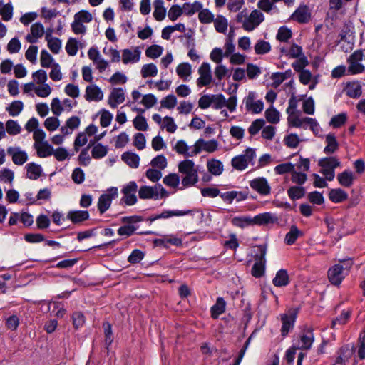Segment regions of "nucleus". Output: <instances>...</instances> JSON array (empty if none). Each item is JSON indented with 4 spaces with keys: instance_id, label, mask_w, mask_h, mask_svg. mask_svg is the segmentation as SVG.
<instances>
[{
    "instance_id": "obj_26",
    "label": "nucleus",
    "mask_w": 365,
    "mask_h": 365,
    "mask_svg": "<svg viewBox=\"0 0 365 365\" xmlns=\"http://www.w3.org/2000/svg\"><path fill=\"white\" fill-rule=\"evenodd\" d=\"M280 52L289 58H297L304 56L303 50L301 46L296 43H292L289 49L285 47H281Z\"/></svg>"
},
{
    "instance_id": "obj_50",
    "label": "nucleus",
    "mask_w": 365,
    "mask_h": 365,
    "mask_svg": "<svg viewBox=\"0 0 365 365\" xmlns=\"http://www.w3.org/2000/svg\"><path fill=\"white\" fill-rule=\"evenodd\" d=\"M108 150V146L98 143L93 146L91 150L92 157L95 159L102 158L107 155Z\"/></svg>"
},
{
    "instance_id": "obj_53",
    "label": "nucleus",
    "mask_w": 365,
    "mask_h": 365,
    "mask_svg": "<svg viewBox=\"0 0 365 365\" xmlns=\"http://www.w3.org/2000/svg\"><path fill=\"white\" fill-rule=\"evenodd\" d=\"M163 183L172 188H176L180 184V177L176 173H170L163 180Z\"/></svg>"
},
{
    "instance_id": "obj_28",
    "label": "nucleus",
    "mask_w": 365,
    "mask_h": 365,
    "mask_svg": "<svg viewBox=\"0 0 365 365\" xmlns=\"http://www.w3.org/2000/svg\"><path fill=\"white\" fill-rule=\"evenodd\" d=\"M80 118L78 116H72L66 121L64 126L61 128V131L64 135H70L80 125Z\"/></svg>"
},
{
    "instance_id": "obj_35",
    "label": "nucleus",
    "mask_w": 365,
    "mask_h": 365,
    "mask_svg": "<svg viewBox=\"0 0 365 365\" xmlns=\"http://www.w3.org/2000/svg\"><path fill=\"white\" fill-rule=\"evenodd\" d=\"M121 159L132 168H137L139 166L140 157L136 153L128 151L125 152L122 154Z\"/></svg>"
},
{
    "instance_id": "obj_31",
    "label": "nucleus",
    "mask_w": 365,
    "mask_h": 365,
    "mask_svg": "<svg viewBox=\"0 0 365 365\" xmlns=\"http://www.w3.org/2000/svg\"><path fill=\"white\" fill-rule=\"evenodd\" d=\"M34 147L40 158H47L53 155V148L47 141L34 144Z\"/></svg>"
},
{
    "instance_id": "obj_15",
    "label": "nucleus",
    "mask_w": 365,
    "mask_h": 365,
    "mask_svg": "<svg viewBox=\"0 0 365 365\" xmlns=\"http://www.w3.org/2000/svg\"><path fill=\"white\" fill-rule=\"evenodd\" d=\"M294 127L295 128H303L306 129L308 126L313 131L314 133L317 134L320 131L321 128L314 118L305 117L302 118H295L293 120Z\"/></svg>"
},
{
    "instance_id": "obj_42",
    "label": "nucleus",
    "mask_w": 365,
    "mask_h": 365,
    "mask_svg": "<svg viewBox=\"0 0 365 365\" xmlns=\"http://www.w3.org/2000/svg\"><path fill=\"white\" fill-rule=\"evenodd\" d=\"M153 16L157 21H162L165 17L166 10L164 7V2L163 0H155L154 3Z\"/></svg>"
},
{
    "instance_id": "obj_13",
    "label": "nucleus",
    "mask_w": 365,
    "mask_h": 365,
    "mask_svg": "<svg viewBox=\"0 0 365 365\" xmlns=\"http://www.w3.org/2000/svg\"><path fill=\"white\" fill-rule=\"evenodd\" d=\"M200 77L197 80V84L199 87L208 86L212 82V73L210 66L208 63L204 62L198 69Z\"/></svg>"
},
{
    "instance_id": "obj_11",
    "label": "nucleus",
    "mask_w": 365,
    "mask_h": 365,
    "mask_svg": "<svg viewBox=\"0 0 365 365\" xmlns=\"http://www.w3.org/2000/svg\"><path fill=\"white\" fill-rule=\"evenodd\" d=\"M142 220V217L138 215L123 217L122 222L128 225L119 227L118 234L120 236H131L138 229V226H135L134 224L141 222Z\"/></svg>"
},
{
    "instance_id": "obj_48",
    "label": "nucleus",
    "mask_w": 365,
    "mask_h": 365,
    "mask_svg": "<svg viewBox=\"0 0 365 365\" xmlns=\"http://www.w3.org/2000/svg\"><path fill=\"white\" fill-rule=\"evenodd\" d=\"M265 117L269 123L277 124L279 122L280 113L276 108L272 106L266 110Z\"/></svg>"
},
{
    "instance_id": "obj_5",
    "label": "nucleus",
    "mask_w": 365,
    "mask_h": 365,
    "mask_svg": "<svg viewBox=\"0 0 365 365\" xmlns=\"http://www.w3.org/2000/svg\"><path fill=\"white\" fill-rule=\"evenodd\" d=\"M313 329L311 327H305L299 333V336L294 339V347L298 350H309L314 341Z\"/></svg>"
},
{
    "instance_id": "obj_61",
    "label": "nucleus",
    "mask_w": 365,
    "mask_h": 365,
    "mask_svg": "<svg viewBox=\"0 0 365 365\" xmlns=\"http://www.w3.org/2000/svg\"><path fill=\"white\" fill-rule=\"evenodd\" d=\"M225 105V98L222 94L212 95V106L214 109H222Z\"/></svg>"
},
{
    "instance_id": "obj_10",
    "label": "nucleus",
    "mask_w": 365,
    "mask_h": 365,
    "mask_svg": "<svg viewBox=\"0 0 365 365\" xmlns=\"http://www.w3.org/2000/svg\"><path fill=\"white\" fill-rule=\"evenodd\" d=\"M245 109L247 112L257 114L260 113L264 108V103L262 100L257 99V95L254 91H250L243 99Z\"/></svg>"
},
{
    "instance_id": "obj_24",
    "label": "nucleus",
    "mask_w": 365,
    "mask_h": 365,
    "mask_svg": "<svg viewBox=\"0 0 365 365\" xmlns=\"http://www.w3.org/2000/svg\"><path fill=\"white\" fill-rule=\"evenodd\" d=\"M277 217L272 212H263L255 215L252 217L253 225H267L269 224H274L277 221Z\"/></svg>"
},
{
    "instance_id": "obj_30",
    "label": "nucleus",
    "mask_w": 365,
    "mask_h": 365,
    "mask_svg": "<svg viewBox=\"0 0 365 365\" xmlns=\"http://www.w3.org/2000/svg\"><path fill=\"white\" fill-rule=\"evenodd\" d=\"M325 143L327 145L324 149V152L327 155L333 154L339 149V143L333 133H329L326 135Z\"/></svg>"
},
{
    "instance_id": "obj_39",
    "label": "nucleus",
    "mask_w": 365,
    "mask_h": 365,
    "mask_svg": "<svg viewBox=\"0 0 365 365\" xmlns=\"http://www.w3.org/2000/svg\"><path fill=\"white\" fill-rule=\"evenodd\" d=\"M27 178L31 180H36L41 175L42 169L41 165L34 163H28L26 165Z\"/></svg>"
},
{
    "instance_id": "obj_1",
    "label": "nucleus",
    "mask_w": 365,
    "mask_h": 365,
    "mask_svg": "<svg viewBox=\"0 0 365 365\" xmlns=\"http://www.w3.org/2000/svg\"><path fill=\"white\" fill-rule=\"evenodd\" d=\"M264 19L263 14L257 9L252 11L248 15L247 9H245L236 16V21L241 24L242 28L248 32L252 31L257 28Z\"/></svg>"
},
{
    "instance_id": "obj_7",
    "label": "nucleus",
    "mask_w": 365,
    "mask_h": 365,
    "mask_svg": "<svg viewBox=\"0 0 365 365\" xmlns=\"http://www.w3.org/2000/svg\"><path fill=\"white\" fill-rule=\"evenodd\" d=\"M319 165L322 168L321 173L326 180L331 181L335 177V168L340 165V161L336 157H327L319 160Z\"/></svg>"
},
{
    "instance_id": "obj_29",
    "label": "nucleus",
    "mask_w": 365,
    "mask_h": 365,
    "mask_svg": "<svg viewBox=\"0 0 365 365\" xmlns=\"http://www.w3.org/2000/svg\"><path fill=\"white\" fill-rule=\"evenodd\" d=\"M138 196L140 199H159V194L155 192L154 186L143 185L138 190Z\"/></svg>"
},
{
    "instance_id": "obj_14",
    "label": "nucleus",
    "mask_w": 365,
    "mask_h": 365,
    "mask_svg": "<svg viewBox=\"0 0 365 365\" xmlns=\"http://www.w3.org/2000/svg\"><path fill=\"white\" fill-rule=\"evenodd\" d=\"M279 317L282 323L281 334L284 337L293 329L297 319V313L282 314Z\"/></svg>"
},
{
    "instance_id": "obj_44",
    "label": "nucleus",
    "mask_w": 365,
    "mask_h": 365,
    "mask_svg": "<svg viewBox=\"0 0 365 365\" xmlns=\"http://www.w3.org/2000/svg\"><path fill=\"white\" fill-rule=\"evenodd\" d=\"M345 92L350 98H359L361 95V86L357 83H349L345 88Z\"/></svg>"
},
{
    "instance_id": "obj_60",
    "label": "nucleus",
    "mask_w": 365,
    "mask_h": 365,
    "mask_svg": "<svg viewBox=\"0 0 365 365\" xmlns=\"http://www.w3.org/2000/svg\"><path fill=\"white\" fill-rule=\"evenodd\" d=\"M265 121L263 119H257L254 120L248 128L249 133L253 136L259 133V131L264 126Z\"/></svg>"
},
{
    "instance_id": "obj_45",
    "label": "nucleus",
    "mask_w": 365,
    "mask_h": 365,
    "mask_svg": "<svg viewBox=\"0 0 365 365\" xmlns=\"http://www.w3.org/2000/svg\"><path fill=\"white\" fill-rule=\"evenodd\" d=\"M213 22L215 29L217 32L222 34L226 33L228 26V21L225 16L222 15H217V17L214 19Z\"/></svg>"
},
{
    "instance_id": "obj_46",
    "label": "nucleus",
    "mask_w": 365,
    "mask_h": 365,
    "mask_svg": "<svg viewBox=\"0 0 365 365\" xmlns=\"http://www.w3.org/2000/svg\"><path fill=\"white\" fill-rule=\"evenodd\" d=\"M140 73L143 78L155 77L158 74L157 66L154 63H148L143 66Z\"/></svg>"
},
{
    "instance_id": "obj_54",
    "label": "nucleus",
    "mask_w": 365,
    "mask_h": 365,
    "mask_svg": "<svg viewBox=\"0 0 365 365\" xmlns=\"http://www.w3.org/2000/svg\"><path fill=\"white\" fill-rule=\"evenodd\" d=\"M24 104L21 101H13L6 110L11 116H17L23 110Z\"/></svg>"
},
{
    "instance_id": "obj_43",
    "label": "nucleus",
    "mask_w": 365,
    "mask_h": 365,
    "mask_svg": "<svg viewBox=\"0 0 365 365\" xmlns=\"http://www.w3.org/2000/svg\"><path fill=\"white\" fill-rule=\"evenodd\" d=\"M176 73L180 78L187 81L192 73L191 65L188 63H181L176 68Z\"/></svg>"
},
{
    "instance_id": "obj_52",
    "label": "nucleus",
    "mask_w": 365,
    "mask_h": 365,
    "mask_svg": "<svg viewBox=\"0 0 365 365\" xmlns=\"http://www.w3.org/2000/svg\"><path fill=\"white\" fill-rule=\"evenodd\" d=\"M271 50L270 43L264 40H259L255 46V51L258 55H263L269 53Z\"/></svg>"
},
{
    "instance_id": "obj_21",
    "label": "nucleus",
    "mask_w": 365,
    "mask_h": 365,
    "mask_svg": "<svg viewBox=\"0 0 365 365\" xmlns=\"http://www.w3.org/2000/svg\"><path fill=\"white\" fill-rule=\"evenodd\" d=\"M292 19L300 24L307 23L311 19V13L308 6L300 5L292 16Z\"/></svg>"
},
{
    "instance_id": "obj_22",
    "label": "nucleus",
    "mask_w": 365,
    "mask_h": 365,
    "mask_svg": "<svg viewBox=\"0 0 365 365\" xmlns=\"http://www.w3.org/2000/svg\"><path fill=\"white\" fill-rule=\"evenodd\" d=\"M85 98L88 101H100L103 98V93L96 84H91L86 88Z\"/></svg>"
},
{
    "instance_id": "obj_59",
    "label": "nucleus",
    "mask_w": 365,
    "mask_h": 365,
    "mask_svg": "<svg viewBox=\"0 0 365 365\" xmlns=\"http://www.w3.org/2000/svg\"><path fill=\"white\" fill-rule=\"evenodd\" d=\"M14 178V172L9 168H3L0 170V182L12 184Z\"/></svg>"
},
{
    "instance_id": "obj_4",
    "label": "nucleus",
    "mask_w": 365,
    "mask_h": 365,
    "mask_svg": "<svg viewBox=\"0 0 365 365\" xmlns=\"http://www.w3.org/2000/svg\"><path fill=\"white\" fill-rule=\"evenodd\" d=\"M256 158V150L252 148L245 149L241 155L235 156L231 160L232 168L238 171L245 170L248 165H253Z\"/></svg>"
},
{
    "instance_id": "obj_58",
    "label": "nucleus",
    "mask_w": 365,
    "mask_h": 365,
    "mask_svg": "<svg viewBox=\"0 0 365 365\" xmlns=\"http://www.w3.org/2000/svg\"><path fill=\"white\" fill-rule=\"evenodd\" d=\"M135 128L140 131H145L148 130V123L144 116L141 115H137L133 120Z\"/></svg>"
},
{
    "instance_id": "obj_62",
    "label": "nucleus",
    "mask_w": 365,
    "mask_h": 365,
    "mask_svg": "<svg viewBox=\"0 0 365 365\" xmlns=\"http://www.w3.org/2000/svg\"><path fill=\"white\" fill-rule=\"evenodd\" d=\"M292 37V31L289 29L282 26L278 29L277 39L281 42H287Z\"/></svg>"
},
{
    "instance_id": "obj_23",
    "label": "nucleus",
    "mask_w": 365,
    "mask_h": 365,
    "mask_svg": "<svg viewBox=\"0 0 365 365\" xmlns=\"http://www.w3.org/2000/svg\"><path fill=\"white\" fill-rule=\"evenodd\" d=\"M125 101V91L122 88H115L108 97V104L112 108L123 103Z\"/></svg>"
},
{
    "instance_id": "obj_40",
    "label": "nucleus",
    "mask_w": 365,
    "mask_h": 365,
    "mask_svg": "<svg viewBox=\"0 0 365 365\" xmlns=\"http://www.w3.org/2000/svg\"><path fill=\"white\" fill-rule=\"evenodd\" d=\"M329 200L334 203H339L348 198V194L343 190L331 189L329 194Z\"/></svg>"
},
{
    "instance_id": "obj_33",
    "label": "nucleus",
    "mask_w": 365,
    "mask_h": 365,
    "mask_svg": "<svg viewBox=\"0 0 365 365\" xmlns=\"http://www.w3.org/2000/svg\"><path fill=\"white\" fill-rule=\"evenodd\" d=\"M88 217L89 214L86 210L70 211L67 215V218L75 224L82 222L88 220Z\"/></svg>"
},
{
    "instance_id": "obj_8",
    "label": "nucleus",
    "mask_w": 365,
    "mask_h": 365,
    "mask_svg": "<svg viewBox=\"0 0 365 365\" xmlns=\"http://www.w3.org/2000/svg\"><path fill=\"white\" fill-rule=\"evenodd\" d=\"M138 185L135 181H130L123 185L121 189L123 197L120 200V205L123 206H132L136 204L138 198L136 192Z\"/></svg>"
},
{
    "instance_id": "obj_38",
    "label": "nucleus",
    "mask_w": 365,
    "mask_h": 365,
    "mask_svg": "<svg viewBox=\"0 0 365 365\" xmlns=\"http://www.w3.org/2000/svg\"><path fill=\"white\" fill-rule=\"evenodd\" d=\"M337 179L340 185L346 187H349L353 184L354 175L351 171L344 170L338 175Z\"/></svg>"
},
{
    "instance_id": "obj_57",
    "label": "nucleus",
    "mask_w": 365,
    "mask_h": 365,
    "mask_svg": "<svg viewBox=\"0 0 365 365\" xmlns=\"http://www.w3.org/2000/svg\"><path fill=\"white\" fill-rule=\"evenodd\" d=\"M198 19L202 24H210L213 22L214 14L207 9H201L198 14Z\"/></svg>"
},
{
    "instance_id": "obj_56",
    "label": "nucleus",
    "mask_w": 365,
    "mask_h": 365,
    "mask_svg": "<svg viewBox=\"0 0 365 365\" xmlns=\"http://www.w3.org/2000/svg\"><path fill=\"white\" fill-rule=\"evenodd\" d=\"M202 5L200 1H195L193 4L185 3L183 11L187 15H192L202 9Z\"/></svg>"
},
{
    "instance_id": "obj_6",
    "label": "nucleus",
    "mask_w": 365,
    "mask_h": 365,
    "mask_svg": "<svg viewBox=\"0 0 365 365\" xmlns=\"http://www.w3.org/2000/svg\"><path fill=\"white\" fill-rule=\"evenodd\" d=\"M267 245L265 244L259 245L257 246L258 254L256 255L255 257L257 262L253 264L251 274L256 278H260L264 274L265 271V256L267 254Z\"/></svg>"
},
{
    "instance_id": "obj_25",
    "label": "nucleus",
    "mask_w": 365,
    "mask_h": 365,
    "mask_svg": "<svg viewBox=\"0 0 365 365\" xmlns=\"http://www.w3.org/2000/svg\"><path fill=\"white\" fill-rule=\"evenodd\" d=\"M173 149L177 153L187 157H193L196 155V154H192L195 150V144L192 146L189 147L183 140H178L174 145Z\"/></svg>"
},
{
    "instance_id": "obj_2",
    "label": "nucleus",
    "mask_w": 365,
    "mask_h": 365,
    "mask_svg": "<svg viewBox=\"0 0 365 365\" xmlns=\"http://www.w3.org/2000/svg\"><path fill=\"white\" fill-rule=\"evenodd\" d=\"M178 171L182 174L183 187L195 185L198 181V169L192 160H184L178 164Z\"/></svg>"
},
{
    "instance_id": "obj_18",
    "label": "nucleus",
    "mask_w": 365,
    "mask_h": 365,
    "mask_svg": "<svg viewBox=\"0 0 365 365\" xmlns=\"http://www.w3.org/2000/svg\"><path fill=\"white\" fill-rule=\"evenodd\" d=\"M354 347L349 345L342 346L337 352V357L335 361L331 365H346L354 354Z\"/></svg>"
},
{
    "instance_id": "obj_12",
    "label": "nucleus",
    "mask_w": 365,
    "mask_h": 365,
    "mask_svg": "<svg viewBox=\"0 0 365 365\" xmlns=\"http://www.w3.org/2000/svg\"><path fill=\"white\" fill-rule=\"evenodd\" d=\"M250 187L262 196L269 195L271 193V186L264 177H257L249 182Z\"/></svg>"
},
{
    "instance_id": "obj_27",
    "label": "nucleus",
    "mask_w": 365,
    "mask_h": 365,
    "mask_svg": "<svg viewBox=\"0 0 365 365\" xmlns=\"http://www.w3.org/2000/svg\"><path fill=\"white\" fill-rule=\"evenodd\" d=\"M226 302L222 297H217L215 304L210 308L212 318L216 319L226 310Z\"/></svg>"
},
{
    "instance_id": "obj_51",
    "label": "nucleus",
    "mask_w": 365,
    "mask_h": 365,
    "mask_svg": "<svg viewBox=\"0 0 365 365\" xmlns=\"http://www.w3.org/2000/svg\"><path fill=\"white\" fill-rule=\"evenodd\" d=\"M297 60L292 63V67L296 72H302V71H304L305 67L307 66L309 63L308 58L305 55L297 58Z\"/></svg>"
},
{
    "instance_id": "obj_9",
    "label": "nucleus",
    "mask_w": 365,
    "mask_h": 365,
    "mask_svg": "<svg viewBox=\"0 0 365 365\" xmlns=\"http://www.w3.org/2000/svg\"><path fill=\"white\" fill-rule=\"evenodd\" d=\"M118 196V190L116 187L108 188L98 198V210L101 214H103L110 207L113 200Z\"/></svg>"
},
{
    "instance_id": "obj_32",
    "label": "nucleus",
    "mask_w": 365,
    "mask_h": 365,
    "mask_svg": "<svg viewBox=\"0 0 365 365\" xmlns=\"http://www.w3.org/2000/svg\"><path fill=\"white\" fill-rule=\"evenodd\" d=\"M297 108V101L294 97H292L289 100V106L287 108V113L288 114L287 120L289 126L294 127V119L300 118L298 115L296 114V110Z\"/></svg>"
},
{
    "instance_id": "obj_47",
    "label": "nucleus",
    "mask_w": 365,
    "mask_h": 365,
    "mask_svg": "<svg viewBox=\"0 0 365 365\" xmlns=\"http://www.w3.org/2000/svg\"><path fill=\"white\" fill-rule=\"evenodd\" d=\"M0 15L4 21H8L11 19L13 15V6L11 4H3L0 1Z\"/></svg>"
},
{
    "instance_id": "obj_34",
    "label": "nucleus",
    "mask_w": 365,
    "mask_h": 365,
    "mask_svg": "<svg viewBox=\"0 0 365 365\" xmlns=\"http://www.w3.org/2000/svg\"><path fill=\"white\" fill-rule=\"evenodd\" d=\"M207 168L209 173L215 176L220 175L224 170L222 163L217 159L207 160Z\"/></svg>"
},
{
    "instance_id": "obj_20",
    "label": "nucleus",
    "mask_w": 365,
    "mask_h": 365,
    "mask_svg": "<svg viewBox=\"0 0 365 365\" xmlns=\"http://www.w3.org/2000/svg\"><path fill=\"white\" fill-rule=\"evenodd\" d=\"M45 30L43 24L39 22L34 23L31 26V33L27 34L26 40L31 43H35L38 39L44 34Z\"/></svg>"
},
{
    "instance_id": "obj_3",
    "label": "nucleus",
    "mask_w": 365,
    "mask_h": 365,
    "mask_svg": "<svg viewBox=\"0 0 365 365\" xmlns=\"http://www.w3.org/2000/svg\"><path fill=\"white\" fill-rule=\"evenodd\" d=\"M342 264H336L330 267L327 272L329 282L336 286L339 285L353 265V262L342 261Z\"/></svg>"
},
{
    "instance_id": "obj_37",
    "label": "nucleus",
    "mask_w": 365,
    "mask_h": 365,
    "mask_svg": "<svg viewBox=\"0 0 365 365\" xmlns=\"http://www.w3.org/2000/svg\"><path fill=\"white\" fill-rule=\"evenodd\" d=\"M302 235L303 232L296 225H292L289 231L285 235L284 242L288 245H292L295 243L299 237Z\"/></svg>"
},
{
    "instance_id": "obj_19",
    "label": "nucleus",
    "mask_w": 365,
    "mask_h": 365,
    "mask_svg": "<svg viewBox=\"0 0 365 365\" xmlns=\"http://www.w3.org/2000/svg\"><path fill=\"white\" fill-rule=\"evenodd\" d=\"M141 51L138 47L122 51V61L124 64L135 63L140 61Z\"/></svg>"
},
{
    "instance_id": "obj_36",
    "label": "nucleus",
    "mask_w": 365,
    "mask_h": 365,
    "mask_svg": "<svg viewBox=\"0 0 365 365\" xmlns=\"http://www.w3.org/2000/svg\"><path fill=\"white\" fill-rule=\"evenodd\" d=\"M231 223L233 226L244 229L253 225L252 217L251 216H236L231 219Z\"/></svg>"
},
{
    "instance_id": "obj_64",
    "label": "nucleus",
    "mask_w": 365,
    "mask_h": 365,
    "mask_svg": "<svg viewBox=\"0 0 365 365\" xmlns=\"http://www.w3.org/2000/svg\"><path fill=\"white\" fill-rule=\"evenodd\" d=\"M294 169V165L291 163H286L277 165L274 168V172L278 175H283L285 173H292Z\"/></svg>"
},
{
    "instance_id": "obj_16",
    "label": "nucleus",
    "mask_w": 365,
    "mask_h": 365,
    "mask_svg": "<svg viewBox=\"0 0 365 365\" xmlns=\"http://www.w3.org/2000/svg\"><path fill=\"white\" fill-rule=\"evenodd\" d=\"M7 154L11 157L13 163L17 165H22L28 160L26 152L22 150L19 147H9Z\"/></svg>"
},
{
    "instance_id": "obj_49",
    "label": "nucleus",
    "mask_w": 365,
    "mask_h": 365,
    "mask_svg": "<svg viewBox=\"0 0 365 365\" xmlns=\"http://www.w3.org/2000/svg\"><path fill=\"white\" fill-rule=\"evenodd\" d=\"M4 128L5 130H6L8 134L10 135H18L21 131V128L18 123V122L14 120H7Z\"/></svg>"
},
{
    "instance_id": "obj_17",
    "label": "nucleus",
    "mask_w": 365,
    "mask_h": 365,
    "mask_svg": "<svg viewBox=\"0 0 365 365\" xmlns=\"http://www.w3.org/2000/svg\"><path fill=\"white\" fill-rule=\"evenodd\" d=\"M217 149V143L215 140L205 141L202 138L197 140L195 143V150L192 154L198 155L202 150L208 153H213Z\"/></svg>"
},
{
    "instance_id": "obj_41",
    "label": "nucleus",
    "mask_w": 365,
    "mask_h": 365,
    "mask_svg": "<svg viewBox=\"0 0 365 365\" xmlns=\"http://www.w3.org/2000/svg\"><path fill=\"white\" fill-rule=\"evenodd\" d=\"M289 279L287 272L285 269L279 270L275 277L272 280V283L276 287H284L289 284Z\"/></svg>"
},
{
    "instance_id": "obj_55",
    "label": "nucleus",
    "mask_w": 365,
    "mask_h": 365,
    "mask_svg": "<svg viewBox=\"0 0 365 365\" xmlns=\"http://www.w3.org/2000/svg\"><path fill=\"white\" fill-rule=\"evenodd\" d=\"M287 194L290 199L298 200L302 198L305 194V190L302 187L292 186L287 190Z\"/></svg>"
},
{
    "instance_id": "obj_63",
    "label": "nucleus",
    "mask_w": 365,
    "mask_h": 365,
    "mask_svg": "<svg viewBox=\"0 0 365 365\" xmlns=\"http://www.w3.org/2000/svg\"><path fill=\"white\" fill-rule=\"evenodd\" d=\"M177 104V98L173 95L170 94L165 98H163L160 101L161 107L167 109H173Z\"/></svg>"
}]
</instances>
